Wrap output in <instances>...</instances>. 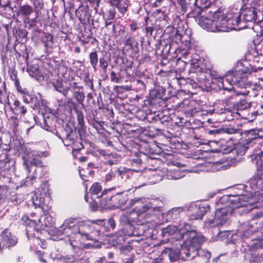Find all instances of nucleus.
I'll use <instances>...</instances> for the list:
<instances>
[{
    "label": "nucleus",
    "instance_id": "obj_61",
    "mask_svg": "<svg viewBox=\"0 0 263 263\" xmlns=\"http://www.w3.org/2000/svg\"><path fill=\"white\" fill-rule=\"evenodd\" d=\"M11 80L13 81L16 89L21 86L20 80L17 78V70L14 68L11 69L8 71Z\"/></svg>",
    "mask_w": 263,
    "mask_h": 263
},
{
    "label": "nucleus",
    "instance_id": "obj_42",
    "mask_svg": "<svg viewBox=\"0 0 263 263\" xmlns=\"http://www.w3.org/2000/svg\"><path fill=\"white\" fill-rule=\"evenodd\" d=\"M45 152H41L37 154L33 155V157L31 160V164L33 166L42 167L44 166L42 160L43 157H46Z\"/></svg>",
    "mask_w": 263,
    "mask_h": 263
},
{
    "label": "nucleus",
    "instance_id": "obj_50",
    "mask_svg": "<svg viewBox=\"0 0 263 263\" xmlns=\"http://www.w3.org/2000/svg\"><path fill=\"white\" fill-rule=\"evenodd\" d=\"M119 221L120 223L123 226V229H127L129 228L130 229H133V225L131 221L129 220L126 213H123L120 216L119 218Z\"/></svg>",
    "mask_w": 263,
    "mask_h": 263
},
{
    "label": "nucleus",
    "instance_id": "obj_39",
    "mask_svg": "<svg viewBox=\"0 0 263 263\" xmlns=\"http://www.w3.org/2000/svg\"><path fill=\"white\" fill-rule=\"evenodd\" d=\"M121 117L123 118L122 121L125 125L132 127L133 124H135L136 117L130 111H127L126 113L122 112Z\"/></svg>",
    "mask_w": 263,
    "mask_h": 263
},
{
    "label": "nucleus",
    "instance_id": "obj_49",
    "mask_svg": "<svg viewBox=\"0 0 263 263\" xmlns=\"http://www.w3.org/2000/svg\"><path fill=\"white\" fill-rule=\"evenodd\" d=\"M88 57L90 65L93 70L96 71L97 64L99 60L97 51L96 50L91 51L89 53Z\"/></svg>",
    "mask_w": 263,
    "mask_h": 263
},
{
    "label": "nucleus",
    "instance_id": "obj_34",
    "mask_svg": "<svg viewBox=\"0 0 263 263\" xmlns=\"http://www.w3.org/2000/svg\"><path fill=\"white\" fill-rule=\"evenodd\" d=\"M210 2L208 0H196L195 5L198 8V10H194V11L197 12V14L195 16H204L202 15V12L204 9L207 10L210 6Z\"/></svg>",
    "mask_w": 263,
    "mask_h": 263
},
{
    "label": "nucleus",
    "instance_id": "obj_45",
    "mask_svg": "<svg viewBox=\"0 0 263 263\" xmlns=\"http://www.w3.org/2000/svg\"><path fill=\"white\" fill-rule=\"evenodd\" d=\"M178 226H168L165 228L162 229V236L163 237H167L168 239H171L172 236L176 232V229Z\"/></svg>",
    "mask_w": 263,
    "mask_h": 263
},
{
    "label": "nucleus",
    "instance_id": "obj_36",
    "mask_svg": "<svg viewBox=\"0 0 263 263\" xmlns=\"http://www.w3.org/2000/svg\"><path fill=\"white\" fill-rule=\"evenodd\" d=\"M13 149L15 155H21L22 157L27 155L29 153L26 146L20 141H16L15 142Z\"/></svg>",
    "mask_w": 263,
    "mask_h": 263
},
{
    "label": "nucleus",
    "instance_id": "obj_51",
    "mask_svg": "<svg viewBox=\"0 0 263 263\" xmlns=\"http://www.w3.org/2000/svg\"><path fill=\"white\" fill-rule=\"evenodd\" d=\"M258 51L256 48V43H254V47L248 48L245 54V59L247 61L251 62L254 59L255 56L258 55Z\"/></svg>",
    "mask_w": 263,
    "mask_h": 263
},
{
    "label": "nucleus",
    "instance_id": "obj_21",
    "mask_svg": "<svg viewBox=\"0 0 263 263\" xmlns=\"http://www.w3.org/2000/svg\"><path fill=\"white\" fill-rule=\"evenodd\" d=\"M79 175L83 180V185L86 192L88 190V186L94 178L95 171L88 167L82 168L79 169Z\"/></svg>",
    "mask_w": 263,
    "mask_h": 263
},
{
    "label": "nucleus",
    "instance_id": "obj_58",
    "mask_svg": "<svg viewBox=\"0 0 263 263\" xmlns=\"http://www.w3.org/2000/svg\"><path fill=\"white\" fill-rule=\"evenodd\" d=\"M132 86L134 87L137 91H142L146 89V86L144 83L137 79L133 80Z\"/></svg>",
    "mask_w": 263,
    "mask_h": 263
},
{
    "label": "nucleus",
    "instance_id": "obj_56",
    "mask_svg": "<svg viewBox=\"0 0 263 263\" xmlns=\"http://www.w3.org/2000/svg\"><path fill=\"white\" fill-rule=\"evenodd\" d=\"M92 127L95 128L96 131L100 134H104L106 132L105 129L103 127V123L97 121L95 120H92L91 122L88 121Z\"/></svg>",
    "mask_w": 263,
    "mask_h": 263
},
{
    "label": "nucleus",
    "instance_id": "obj_27",
    "mask_svg": "<svg viewBox=\"0 0 263 263\" xmlns=\"http://www.w3.org/2000/svg\"><path fill=\"white\" fill-rule=\"evenodd\" d=\"M27 71L30 77L34 78L38 81H42L44 80V76L40 69V67L38 64H31L28 65Z\"/></svg>",
    "mask_w": 263,
    "mask_h": 263
},
{
    "label": "nucleus",
    "instance_id": "obj_35",
    "mask_svg": "<svg viewBox=\"0 0 263 263\" xmlns=\"http://www.w3.org/2000/svg\"><path fill=\"white\" fill-rule=\"evenodd\" d=\"M224 200H227L229 203L227 206H229L232 211L235 209H238L236 205H239L240 204V197L239 195H230L226 197H223Z\"/></svg>",
    "mask_w": 263,
    "mask_h": 263
},
{
    "label": "nucleus",
    "instance_id": "obj_16",
    "mask_svg": "<svg viewBox=\"0 0 263 263\" xmlns=\"http://www.w3.org/2000/svg\"><path fill=\"white\" fill-rule=\"evenodd\" d=\"M1 242L2 244V248L10 249L16 245L17 238L6 229L2 233Z\"/></svg>",
    "mask_w": 263,
    "mask_h": 263
},
{
    "label": "nucleus",
    "instance_id": "obj_53",
    "mask_svg": "<svg viewBox=\"0 0 263 263\" xmlns=\"http://www.w3.org/2000/svg\"><path fill=\"white\" fill-rule=\"evenodd\" d=\"M165 176L167 179L173 180H177L182 177L181 173L179 170H167Z\"/></svg>",
    "mask_w": 263,
    "mask_h": 263
},
{
    "label": "nucleus",
    "instance_id": "obj_47",
    "mask_svg": "<svg viewBox=\"0 0 263 263\" xmlns=\"http://www.w3.org/2000/svg\"><path fill=\"white\" fill-rule=\"evenodd\" d=\"M209 7L211 8V10L209 11V13H213V16H226L224 11L226 10L222 7H218L216 8L214 4H210Z\"/></svg>",
    "mask_w": 263,
    "mask_h": 263
},
{
    "label": "nucleus",
    "instance_id": "obj_26",
    "mask_svg": "<svg viewBox=\"0 0 263 263\" xmlns=\"http://www.w3.org/2000/svg\"><path fill=\"white\" fill-rule=\"evenodd\" d=\"M57 123V119L52 115L44 116L43 121L41 123L43 129L47 131L55 134V127Z\"/></svg>",
    "mask_w": 263,
    "mask_h": 263
},
{
    "label": "nucleus",
    "instance_id": "obj_30",
    "mask_svg": "<svg viewBox=\"0 0 263 263\" xmlns=\"http://www.w3.org/2000/svg\"><path fill=\"white\" fill-rule=\"evenodd\" d=\"M216 19V30L215 32H229L232 30V27L229 25L227 17H213Z\"/></svg>",
    "mask_w": 263,
    "mask_h": 263
},
{
    "label": "nucleus",
    "instance_id": "obj_57",
    "mask_svg": "<svg viewBox=\"0 0 263 263\" xmlns=\"http://www.w3.org/2000/svg\"><path fill=\"white\" fill-rule=\"evenodd\" d=\"M102 190V185L100 182H94L89 189V193L91 195V197L93 196H99L98 194L101 193Z\"/></svg>",
    "mask_w": 263,
    "mask_h": 263
},
{
    "label": "nucleus",
    "instance_id": "obj_4",
    "mask_svg": "<svg viewBox=\"0 0 263 263\" xmlns=\"http://www.w3.org/2000/svg\"><path fill=\"white\" fill-rule=\"evenodd\" d=\"M251 71L249 70H233L229 71L224 75V84H228L230 85V88H233L232 86L235 85L241 89L242 88L247 80V73Z\"/></svg>",
    "mask_w": 263,
    "mask_h": 263
},
{
    "label": "nucleus",
    "instance_id": "obj_41",
    "mask_svg": "<svg viewBox=\"0 0 263 263\" xmlns=\"http://www.w3.org/2000/svg\"><path fill=\"white\" fill-rule=\"evenodd\" d=\"M250 147H251L247 144V143L243 140L242 142H239L236 144L233 149L238 155L242 156Z\"/></svg>",
    "mask_w": 263,
    "mask_h": 263
},
{
    "label": "nucleus",
    "instance_id": "obj_17",
    "mask_svg": "<svg viewBox=\"0 0 263 263\" xmlns=\"http://www.w3.org/2000/svg\"><path fill=\"white\" fill-rule=\"evenodd\" d=\"M84 87L83 85H79V83L73 82L70 91L72 92V98L80 105L83 106L84 101L85 98V93L83 91Z\"/></svg>",
    "mask_w": 263,
    "mask_h": 263
},
{
    "label": "nucleus",
    "instance_id": "obj_31",
    "mask_svg": "<svg viewBox=\"0 0 263 263\" xmlns=\"http://www.w3.org/2000/svg\"><path fill=\"white\" fill-rule=\"evenodd\" d=\"M250 28L256 33L257 35L263 36V17L261 20L259 17H252Z\"/></svg>",
    "mask_w": 263,
    "mask_h": 263
},
{
    "label": "nucleus",
    "instance_id": "obj_24",
    "mask_svg": "<svg viewBox=\"0 0 263 263\" xmlns=\"http://www.w3.org/2000/svg\"><path fill=\"white\" fill-rule=\"evenodd\" d=\"M262 89L261 87L258 85H246L238 91V93L243 96H248L250 97L254 98L257 97L259 91Z\"/></svg>",
    "mask_w": 263,
    "mask_h": 263
},
{
    "label": "nucleus",
    "instance_id": "obj_43",
    "mask_svg": "<svg viewBox=\"0 0 263 263\" xmlns=\"http://www.w3.org/2000/svg\"><path fill=\"white\" fill-rule=\"evenodd\" d=\"M181 46V54L184 57L187 55L189 53L190 50L192 48L191 42L190 40H187L185 37L183 40Z\"/></svg>",
    "mask_w": 263,
    "mask_h": 263
},
{
    "label": "nucleus",
    "instance_id": "obj_33",
    "mask_svg": "<svg viewBox=\"0 0 263 263\" xmlns=\"http://www.w3.org/2000/svg\"><path fill=\"white\" fill-rule=\"evenodd\" d=\"M108 3L112 6H116L123 15L127 11L128 5L124 0H108Z\"/></svg>",
    "mask_w": 263,
    "mask_h": 263
},
{
    "label": "nucleus",
    "instance_id": "obj_40",
    "mask_svg": "<svg viewBox=\"0 0 263 263\" xmlns=\"http://www.w3.org/2000/svg\"><path fill=\"white\" fill-rule=\"evenodd\" d=\"M36 16H46L48 15V11L43 7L39 0H34L33 1Z\"/></svg>",
    "mask_w": 263,
    "mask_h": 263
},
{
    "label": "nucleus",
    "instance_id": "obj_14",
    "mask_svg": "<svg viewBox=\"0 0 263 263\" xmlns=\"http://www.w3.org/2000/svg\"><path fill=\"white\" fill-rule=\"evenodd\" d=\"M190 86L193 88H202L205 85L206 75L202 70L198 72L189 73Z\"/></svg>",
    "mask_w": 263,
    "mask_h": 263
},
{
    "label": "nucleus",
    "instance_id": "obj_29",
    "mask_svg": "<svg viewBox=\"0 0 263 263\" xmlns=\"http://www.w3.org/2000/svg\"><path fill=\"white\" fill-rule=\"evenodd\" d=\"M41 41L44 44L45 52L48 53L53 52L54 42L53 36L48 33H44V36L41 37Z\"/></svg>",
    "mask_w": 263,
    "mask_h": 263
},
{
    "label": "nucleus",
    "instance_id": "obj_12",
    "mask_svg": "<svg viewBox=\"0 0 263 263\" xmlns=\"http://www.w3.org/2000/svg\"><path fill=\"white\" fill-rule=\"evenodd\" d=\"M18 93L21 96L23 101L28 105L33 104L34 107H38L40 106V99H38L34 94L29 92L26 88H23L21 86L16 88Z\"/></svg>",
    "mask_w": 263,
    "mask_h": 263
},
{
    "label": "nucleus",
    "instance_id": "obj_10",
    "mask_svg": "<svg viewBox=\"0 0 263 263\" xmlns=\"http://www.w3.org/2000/svg\"><path fill=\"white\" fill-rule=\"evenodd\" d=\"M232 210L229 206L221 207L216 210L213 219L209 220V223L214 226H219L224 224L228 219L229 213H231Z\"/></svg>",
    "mask_w": 263,
    "mask_h": 263
},
{
    "label": "nucleus",
    "instance_id": "obj_11",
    "mask_svg": "<svg viewBox=\"0 0 263 263\" xmlns=\"http://www.w3.org/2000/svg\"><path fill=\"white\" fill-rule=\"evenodd\" d=\"M252 160L253 161H256L257 173L252 179V184L255 185L257 189L261 190L263 188V160L262 158H256V155Z\"/></svg>",
    "mask_w": 263,
    "mask_h": 263
},
{
    "label": "nucleus",
    "instance_id": "obj_60",
    "mask_svg": "<svg viewBox=\"0 0 263 263\" xmlns=\"http://www.w3.org/2000/svg\"><path fill=\"white\" fill-rule=\"evenodd\" d=\"M191 0H177V3L179 5L180 8L178 10V12L181 15H183L186 12L190 5Z\"/></svg>",
    "mask_w": 263,
    "mask_h": 263
},
{
    "label": "nucleus",
    "instance_id": "obj_55",
    "mask_svg": "<svg viewBox=\"0 0 263 263\" xmlns=\"http://www.w3.org/2000/svg\"><path fill=\"white\" fill-rule=\"evenodd\" d=\"M210 73L211 77L213 79H217L219 82H222V87L223 89L227 90L228 91H230L232 90V88H229L228 87L225 86L224 77L219 75L218 72H216L215 70H211Z\"/></svg>",
    "mask_w": 263,
    "mask_h": 263
},
{
    "label": "nucleus",
    "instance_id": "obj_23",
    "mask_svg": "<svg viewBox=\"0 0 263 263\" xmlns=\"http://www.w3.org/2000/svg\"><path fill=\"white\" fill-rule=\"evenodd\" d=\"M243 135H245L243 140L251 147H253L256 143L258 139L261 138L259 135V131L255 129L245 130Z\"/></svg>",
    "mask_w": 263,
    "mask_h": 263
},
{
    "label": "nucleus",
    "instance_id": "obj_63",
    "mask_svg": "<svg viewBox=\"0 0 263 263\" xmlns=\"http://www.w3.org/2000/svg\"><path fill=\"white\" fill-rule=\"evenodd\" d=\"M165 95V90L163 88L155 89L150 92V96L152 99H162Z\"/></svg>",
    "mask_w": 263,
    "mask_h": 263
},
{
    "label": "nucleus",
    "instance_id": "obj_15",
    "mask_svg": "<svg viewBox=\"0 0 263 263\" xmlns=\"http://www.w3.org/2000/svg\"><path fill=\"white\" fill-rule=\"evenodd\" d=\"M116 187L104 189L100 196L96 197L100 203V206L102 209H110L111 199L112 197V191H115Z\"/></svg>",
    "mask_w": 263,
    "mask_h": 263
},
{
    "label": "nucleus",
    "instance_id": "obj_28",
    "mask_svg": "<svg viewBox=\"0 0 263 263\" xmlns=\"http://www.w3.org/2000/svg\"><path fill=\"white\" fill-rule=\"evenodd\" d=\"M219 114L221 116V118L223 121H230L234 120L235 119H238V117L240 116V114L238 111L232 110L229 108H221L219 111Z\"/></svg>",
    "mask_w": 263,
    "mask_h": 263
},
{
    "label": "nucleus",
    "instance_id": "obj_20",
    "mask_svg": "<svg viewBox=\"0 0 263 263\" xmlns=\"http://www.w3.org/2000/svg\"><path fill=\"white\" fill-rule=\"evenodd\" d=\"M135 158L130 160L132 166L141 167L139 170H134L135 172H141L146 166L145 162L148 160V157L145 153L139 152L135 153Z\"/></svg>",
    "mask_w": 263,
    "mask_h": 263
},
{
    "label": "nucleus",
    "instance_id": "obj_2",
    "mask_svg": "<svg viewBox=\"0 0 263 263\" xmlns=\"http://www.w3.org/2000/svg\"><path fill=\"white\" fill-rule=\"evenodd\" d=\"M82 133H79V130L77 132L74 125L67 123L65 126L56 130L55 135L63 141L65 145L71 146L73 152L83 148L81 137Z\"/></svg>",
    "mask_w": 263,
    "mask_h": 263
},
{
    "label": "nucleus",
    "instance_id": "obj_54",
    "mask_svg": "<svg viewBox=\"0 0 263 263\" xmlns=\"http://www.w3.org/2000/svg\"><path fill=\"white\" fill-rule=\"evenodd\" d=\"M199 61L196 59H192L190 60V68L189 70L188 73L195 72H198L199 71H202V68L199 66Z\"/></svg>",
    "mask_w": 263,
    "mask_h": 263
},
{
    "label": "nucleus",
    "instance_id": "obj_32",
    "mask_svg": "<svg viewBox=\"0 0 263 263\" xmlns=\"http://www.w3.org/2000/svg\"><path fill=\"white\" fill-rule=\"evenodd\" d=\"M80 223L78 222L77 218L69 217L64 220L63 223V226L65 227L64 230L67 231L71 229V233H77L78 227Z\"/></svg>",
    "mask_w": 263,
    "mask_h": 263
},
{
    "label": "nucleus",
    "instance_id": "obj_44",
    "mask_svg": "<svg viewBox=\"0 0 263 263\" xmlns=\"http://www.w3.org/2000/svg\"><path fill=\"white\" fill-rule=\"evenodd\" d=\"M105 220V224L104 226H100V229L102 230L101 232L103 231L109 232L110 230H113L116 227V222L112 218H109L108 219H104Z\"/></svg>",
    "mask_w": 263,
    "mask_h": 263
},
{
    "label": "nucleus",
    "instance_id": "obj_48",
    "mask_svg": "<svg viewBox=\"0 0 263 263\" xmlns=\"http://www.w3.org/2000/svg\"><path fill=\"white\" fill-rule=\"evenodd\" d=\"M251 102H248L246 100H240L239 102L234 104V110L236 111L242 110L251 107Z\"/></svg>",
    "mask_w": 263,
    "mask_h": 263
},
{
    "label": "nucleus",
    "instance_id": "obj_6",
    "mask_svg": "<svg viewBox=\"0 0 263 263\" xmlns=\"http://www.w3.org/2000/svg\"><path fill=\"white\" fill-rule=\"evenodd\" d=\"M226 15H231L232 16H263V3L256 5L254 7L243 5L239 10L232 7L229 10V13H227Z\"/></svg>",
    "mask_w": 263,
    "mask_h": 263
},
{
    "label": "nucleus",
    "instance_id": "obj_25",
    "mask_svg": "<svg viewBox=\"0 0 263 263\" xmlns=\"http://www.w3.org/2000/svg\"><path fill=\"white\" fill-rule=\"evenodd\" d=\"M210 210V205L208 204H199L198 206H195L191 210L192 213L189 216L191 220L201 219L204 215H205Z\"/></svg>",
    "mask_w": 263,
    "mask_h": 263
},
{
    "label": "nucleus",
    "instance_id": "obj_22",
    "mask_svg": "<svg viewBox=\"0 0 263 263\" xmlns=\"http://www.w3.org/2000/svg\"><path fill=\"white\" fill-rule=\"evenodd\" d=\"M196 21L204 29L208 31L215 32L216 30V19L210 17H195Z\"/></svg>",
    "mask_w": 263,
    "mask_h": 263
},
{
    "label": "nucleus",
    "instance_id": "obj_19",
    "mask_svg": "<svg viewBox=\"0 0 263 263\" xmlns=\"http://www.w3.org/2000/svg\"><path fill=\"white\" fill-rule=\"evenodd\" d=\"M162 254L167 255L171 262L178 260L180 255L182 256V259L184 260L188 259L190 258H193L192 257V255L191 257H185V254H182V246H181V250L176 248H166L162 251Z\"/></svg>",
    "mask_w": 263,
    "mask_h": 263
},
{
    "label": "nucleus",
    "instance_id": "obj_38",
    "mask_svg": "<svg viewBox=\"0 0 263 263\" xmlns=\"http://www.w3.org/2000/svg\"><path fill=\"white\" fill-rule=\"evenodd\" d=\"M74 111L76 113L78 121V130L79 133L85 132V126L83 113L79 108H74Z\"/></svg>",
    "mask_w": 263,
    "mask_h": 263
},
{
    "label": "nucleus",
    "instance_id": "obj_59",
    "mask_svg": "<svg viewBox=\"0 0 263 263\" xmlns=\"http://www.w3.org/2000/svg\"><path fill=\"white\" fill-rule=\"evenodd\" d=\"M171 25L174 28L179 31V30H183L184 27V21L180 19V17H173L171 22Z\"/></svg>",
    "mask_w": 263,
    "mask_h": 263
},
{
    "label": "nucleus",
    "instance_id": "obj_13",
    "mask_svg": "<svg viewBox=\"0 0 263 263\" xmlns=\"http://www.w3.org/2000/svg\"><path fill=\"white\" fill-rule=\"evenodd\" d=\"M112 32L115 37L118 38L120 42L125 43L126 45L133 46V41L131 34L125 31L124 27L112 25Z\"/></svg>",
    "mask_w": 263,
    "mask_h": 263
},
{
    "label": "nucleus",
    "instance_id": "obj_3",
    "mask_svg": "<svg viewBox=\"0 0 263 263\" xmlns=\"http://www.w3.org/2000/svg\"><path fill=\"white\" fill-rule=\"evenodd\" d=\"M104 219L81 222L78 227V233L87 240H96L100 235V226H104Z\"/></svg>",
    "mask_w": 263,
    "mask_h": 263
},
{
    "label": "nucleus",
    "instance_id": "obj_9",
    "mask_svg": "<svg viewBox=\"0 0 263 263\" xmlns=\"http://www.w3.org/2000/svg\"><path fill=\"white\" fill-rule=\"evenodd\" d=\"M257 219L258 218L255 216L250 221L244 222L240 226L238 231L242 237L249 238L258 231L260 223L258 222Z\"/></svg>",
    "mask_w": 263,
    "mask_h": 263
},
{
    "label": "nucleus",
    "instance_id": "obj_62",
    "mask_svg": "<svg viewBox=\"0 0 263 263\" xmlns=\"http://www.w3.org/2000/svg\"><path fill=\"white\" fill-rule=\"evenodd\" d=\"M124 144V152L126 150L128 151H132L134 148H136L138 144L130 138H126L123 140Z\"/></svg>",
    "mask_w": 263,
    "mask_h": 263
},
{
    "label": "nucleus",
    "instance_id": "obj_5",
    "mask_svg": "<svg viewBox=\"0 0 263 263\" xmlns=\"http://www.w3.org/2000/svg\"><path fill=\"white\" fill-rule=\"evenodd\" d=\"M143 199L141 198H135L131 199L129 202V206L130 208L134 206L133 209L138 213L144 214L147 211H149L145 216L147 218H150L153 216H158L161 215L162 211L161 208L156 206L152 208L151 206L144 204L143 202Z\"/></svg>",
    "mask_w": 263,
    "mask_h": 263
},
{
    "label": "nucleus",
    "instance_id": "obj_37",
    "mask_svg": "<svg viewBox=\"0 0 263 263\" xmlns=\"http://www.w3.org/2000/svg\"><path fill=\"white\" fill-rule=\"evenodd\" d=\"M92 38V33L90 30L84 29L80 32V35L78 37V40L83 46H85L89 43L90 39Z\"/></svg>",
    "mask_w": 263,
    "mask_h": 263
},
{
    "label": "nucleus",
    "instance_id": "obj_8",
    "mask_svg": "<svg viewBox=\"0 0 263 263\" xmlns=\"http://www.w3.org/2000/svg\"><path fill=\"white\" fill-rule=\"evenodd\" d=\"M65 74L66 73L62 74L64 79L59 77L57 78L53 79L51 80L50 83L55 90L66 97L70 91L72 83H71V81H69V78H67Z\"/></svg>",
    "mask_w": 263,
    "mask_h": 263
},
{
    "label": "nucleus",
    "instance_id": "obj_1",
    "mask_svg": "<svg viewBox=\"0 0 263 263\" xmlns=\"http://www.w3.org/2000/svg\"><path fill=\"white\" fill-rule=\"evenodd\" d=\"M176 240H183L182 254L185 257H195L196 255H201L206 263L211 258V253L208 251L201 250L202 244L206 238L197 232L196 227L187 222L178 226L176 232L171 238Z\"/></svg>",
    "mask_w": 263,
    "mask_h": 263
},
{
    "label": "nucleus",
    "instance_id": "obj_46",
    "mask_svg": "<svg viewBox=\"0 0 263 263\" xmlns=\"http://www.w3.org/2000/svg\"><path fill=\"white\" fill-rule=\"evenodd\" d=\"M107 145L112 147L115 149L119 152H124L123 140L120 141L118 138L117 141L115 142L106 139Z\"/></svg>",
    "mask_w": 263,
    "mask_h": 263
},
{
    "label": "nucleus",
    "instance_id": "obj_52",
    "mask_svg": "<svg viewBox=\"0 0 263 263\" xmlns=\"http://www.w3.org/2000/svg\"><path fill=\"white\" fill-rule=\"evenodd\" d=\"M252 21V17L251 19H247V17H241L239 19L238 21V26L237 30L243 29L245 28H250Z\"/></svg>",
    "mask_w": 263,
    "mask_h": 263
},
{
    "label": "nucleus",
    "instance_id": "obj_64",
    "mask_svg": "<svg viewBox=\"0 0 263 263\" xmlns=\"http://www.w3.org/2000/svg\"><path fill=\"white\" fill-rule=\"evenodd\" d=\"M118 158L116 154L110 153L107 155V157L105 159L104 163L106 165H112L117 164Z\"/></svg>",
    "mask_w": 263,
    "mask_h": 263
},
{
    "label": "nucleus",
    "instance_id": "obj_7",
    "mask_svg": "<svg viewBox=\"0 0 263 263\" xmlns=\"http://www.w3.org/2000/svg\"><path fill=\"white\" fill-rule=\"evenodd\" d=\"M132 63L129 65H122L119 68H116L115 70H112L110 73V79L112 82L118 83L126 81L132 73Z\"/></svg>",
    "mask_w": 263,
    "mask_h": 263
},
{
    "label": "nucleus",
    "instance_id": "obj_18",
    "mask_svg": "<svg viewBox=\"0 0 263 263\" xmlns=\"http://www.w3.org/2000/svg\"><path fill=\"white\" fill-rule=\"evenodd\" d=\"M10 111L16 115H20L21 116H24L28 111L29 105L22 102L18 98H15L13 100V102L11 105H8Z\"/></svg>",
    "mask_w": 263,
    "mask_h": 263
}]
</instances>
